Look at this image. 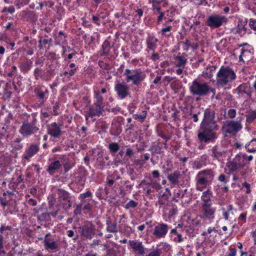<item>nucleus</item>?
Listing matches in <instances>:
<instances>
[{"label": "nucleus", "instance_id": "45", "mask_svg": "<svg viewBox=\"0 0 256 256\" xmlns=\"http://www.w3.org/2000/svg\"><path fill=\"white\" fill-rule=\"evenodd\" d=\"M138 204V203L134 200H130L129 201L126 205L125 208L126 209H129L130 208H134Z\"/></svg>", "mask_w": 256, "mask_h": 256}, {"label": "nucleus", "instance_id": "18", "mask_svg": "<svg viewBox=\"0 0 256 256\" xmlns=\"http://www.w3.org/2000/svg\"><path fill=\"white\" fill-rule=\"evenodd\" d=\"M40 150L39 146L37 144H31L26 150L22 156L24 159L28 160L34 154H36Z\"/></svg>", "mask_w": 256, "mask_h": 256}, {"label": "nucleus", "instance_id": "21", "mask_svg": "<svg viewBox=\"0 0 256 256\" xmlns=\"http://www.w3.org/2000/svg\"><path fill=\"white\" fill-rule=\"evenodd\" d=\"M158 40L152 35H148L146 39V50L148 52L149 50L154 51L156 48L157 47V42Z\"/></svg>", "mask_w": 256, "mask_h": 256}, {"label": "nucleus", "instance_id": "42", "mask_svg": "<svg viewBox=\"0 0 256 256\" xmlns=\"http://www.w3.org/2000/svg\"><path fill=\"white\" fill-rule=\"evenodd\" d=\"M246 122L250 123L256 119V111H251L246 114Z\"/></svg>", "mask_w": 256, "mask_h": 256}, {"label": "nucleus", "instance_id": "26", "mask_svg": "<svg viewBox=\"0 0 256 256\" xmlns=\"http://www.w3.org/2000/svg\"><path fill=\"white\" fill-rule=\"evenodd\" d=\"M216 67L214 66H208L202 72V76L204 78H210L214 76Z\"/></svg>", "mask_w": 256, "mask_h": 256}, {"label": "nucleus", "instance_id": "38", "mask_svg": "<svg viewBox=\"0 0 256 256\" xmlns=\"http://www.w3.org/2000/svg\"><path fill=\"white\" fill-rule=\"evenodd\" d=\"M108 150L112 154H115L120 149V146L118 143L112 142L109 144Z\"/></svg>", "mask_w": 256, "mask_h": 256}, {"label": "nucleus", "instance_id": "5", "mask_svg": "<svg viewBox=\"0 0 256 256\" xmlns=\"http://www.w3.org/2000/svg\"><path fill=\"white\" fill-rule=\"evenodd\" d=\"M210 90L208 84L202 80L196 79L190 86V91L194 96H202L208 95Z\"/></svg>", "mask_w": 256, "mask_h": 256}, {"label": "nucleus", "instance_id": "35", "mask_svg": "<svg viewBox=\"0 0 256 256\" xmlns=\"http://www.w3.org/2000/svg\"><path fill=\"white\" fill-rule=\"evenodd\" d=\"M147 115V112L146 110H142L139 114H134L132 116L136 120H138L140 122H143Z\"/></svg>", "mask_w": 256, "mask_h": 256}, {"label": "nucleus", "instance_id": "52", "mask_svg": "<svg viewBox=\"0 0 256 256\" xmlns=\"http://www.w3.org/2000/svg\"><path fill=\"white\" fill-rule=\"evenodd\" d=\"M92 195V192L90 190H88L85 193L80 194V198L82 199L90 197Z\"/></svg>", "mask_w": 256, "mask_h": 256}, {"label": "nucleus", "instance_id": "43", "mask_svg": "<svg viewBox=\"0 0 256 256\" xmlns=\"http://www.w3.org/2000/svg\"><path fill=\"white\" fill-rule=\"evenodd\" d=\"M248 88L246 86L245 84H242L240 85L236 89L238 94H243L247 93Z\"/></svg>", "mask_w": 256, "mask_h": 256}, {"label": "nucleus", "instance_id": "39", "mask_svg": "<svg viewBox=\"0 0 256 256\" xmlns=\"http://www.w3.org/2000/svg\"><path fill=\"white\" fill-rule=\"evenodd\" d=\"M227 166L230 170L232 172H235L238 169L242 168V167L237 164V163L234 162L233 160L232 162H228L227 164Z\"/></svg>", "mask_w": 256, "mask_h": 256}, {"label": "nucleus", "instance_id": "16", "mask_svg": "<svg viewBox=\"0 0 256 256\" xmlns=\"http://www.w3.org/2000/svg\"><path fill=\"white\" fill-rule=\"evenodd\" d=\"M128 243L130 248L137 254L141 256L145 253L146 248L142 242L138 240H130Z\"/></svg>", "mask_w": 256, "mask_h": 256}, {"label": "nucleus", "instance_id": "63", "mask_svg": "<svg viewBox=\"0 0 256 256\" xmlns=\"http://www.w3.org/2000/svg\"><path fill=\"white\" fill-rule=\"evenodd\" d=\"M218 180L220 182L225 184L228 182V180H226V176L224 174H221L220 175V176L218 177Z\"/></svg>", "mask_w": 256, "mask_h": 256}, {"label": "nucleus", "instance_id": "9", "mask_svg": "<svg viewBox=\"0 0 256 256\" xmlns=\"http://www.w3.org/2000/svg\"><path fill=\"white\" fill-rule=\"evenodd\" d=\"M169 226L163 222H158L154 226L152 232V238L154 240H160L165 238L168 233Z\"/></svg>", "mask_w": 256, "mask_h": 256}, {"label": "nucleus", "instance_id": "30", "mask_svg": "<svg viewBox=\"0 0 256 256\" xmlns=\"http://www.w3.org/2000/svg\"><path fill=\"white\" fill-rule=\"evenodd\" d=\"M172 237L173 238V240L176 242H181L184 241V238L181 234L178 232L176 228H173L170 231Z\"/></svg>", "mask_w": 256, "mask_h": 256}, {"label": "nucleus", "instance_id": "48", "mask_svg": "<svg viewBox=\"0 0 256 256\" xmlns=\"http://www.w3.org/2000/svg\"><path fill=\"white\" fill-rule=\"evenodd\" d=\"M249 26L250 28L256 31V20L250 18L249 22Z\"/></svg>", "mask_w": 256, "mask_h": 256}, {"label": "nucleus", "instance_id": "13", "mask_svg": "<svg viewBox=\"0 0 256 256\" xmlns=\"http://www.w3.org/2000/svg\"><path fill=\"white\" fill-rule=\"evenodd\" d=\"M104 111V108L93 104L89 107L88 110L86 112V120H88V118H94L95 116H100Z\"/></svg>", "mask_w": 256, "mask_h": 256}, {"label": "nucleus", "instance_id": "59", "mask_svg": "<svg viewBox=\"0 0 256 256\" xmlns=\"http://www.w3.org/2000/svg\"><path fill=\"white\" fill-rule=\"evenodd\" d=\"M146 186H150L151 188H157L160 186V184H158L156 182H152L150 183L148 182L146 183Z\"/></svg>", "mask_w": 256, "mask_h": 256}, {"label": "nucleus", "instance_id": "1", "mask_svg": "<svg viewBox=\"0 0 256 256\" xmlns=\"http://www.w3.org/2000/svg\"><path fill=\"white\" fill-rule=\"evenodd\" d=\"M218 129V126L215 120V111L212 108H206L198 132V140L201 142H214L218 138L216 131Z\"/></svg>", "mask_w": 256, "mask_h": 256}, {"label": "nucleus", "instance_id": "36", "mask_svg": "<svg viewBox=\"0 0 256 256\" xmlns=\"http://www.w3.org/2000/svg\"><path fill=\"white\" fill-rule=\"evenodd\" d=\"M66 36L64 35L62 31H60L58 32V36L56 37V44H62L66 42Z\"/></svg>", "mask_w": 256, "mask_h": 256}, {"label": "nucleus", "instance_id": "23", "mask_svg": "<svg viewBox=\"0 0 256 256\" xmlns=\"http://www.w3.org/2000/svg\"><path fill=\"white\" fill-rule=\"evenodd\" d=\"M180 172L178 170H175L173 173L168 174L167 176L168 180L170 184L174 186L179 184V178L180 176Z\"/></svg>", "mask_w": 256, "mask_h": 256}, {"label": "nucleus", "instance_id": "14", "mask_svg": "<svg viewBox=\"0 0 256 256\" xmlns=\"http://www.w3.org/2000/svg\"><path fill=\"white\" fill-rule=\"evenodd\" d=\"M34 92L38 98L42 101L41 103L43 104L48 96V89L44 86H38L34 88Z\"/></svg>", "mask_w": 256, "mask_h": 256}, {"label": "nucleus", "instance_id": "58", "mask_svg": "<svg viewBox=\"0 0 256 256\" xmlns=\"http://www.w3.org/2000/svg\"><path fill=\"white\" fill-rule=\"evenodd\" d=\"M52 42V38H49L48 36H44L42 38L43 44H49Z\"/></svg>", "mask_w": 256, "mask_h": 256}, {"label": "nucleus", "instance_id": "29", "mask_svg": "<svg viewBox=\"0 0 256 256\" xmlns=\"http://www.w3.org/2000/svg\"><path fill=\"white\" fill-rule=\"evenodd\" d=\"M106 224L107 226V232L112 233H116L118 232L117 222L116 221L112 224L110 220H107L106 221Z\"/></svg>", "mask_w": 256, "mask_h": 256}, {"label": "nucleus", "instance_id": "64", "mask_svg": "<svg viewBox=\"0 0 256 256\" xmlns=\"http://www.w3.org/2000/svg\"><path fill=\"white\" fill-rule=\"evenodd\" d=\"M7 10L9 13L10 14H13L15 12V8L14 6H10L8 7V8H5L4 11Z\"/></svg>", "mask_w": 256, "mask_h": 256}, {"label": "nucleus", "instance_id": "27", "mask_svg": "<svg viewBox=\"0 0 256 256\" xmlns=\"http://www.w3.org/2000/svg\"><path fill=\"white\" fill-rule=\"evenodd\" d=\"M246 154L244 153L240 152L236 154L233 160L243 168L245 165V161L246 160Z\"/></svg>", "mask_w": 256, "mask_h": 256}, {"label": "nucleus", "instance_id": "24", "mask_svg": "<svg viewBox=\"0 0 256 256\" xmlns=\"http://www.w3.org/2000/svg\"><path fill=\"white\" fill-rule=\"evenodd\" d=\"M61 166L59 160H54L50 164L46 170L50 174L53 175Z\"/></svg>", "mask_w": 256, "mask_h": 256}, {"label": "nucleus", "instance_id": "60", "mask_svg": "<svg viewBox=\"0 0 256 256\" xmlns=\"http://www.w3.org/2000/svg\"><path fill=\"white\" fill-rule=\"evenodd\" d=\"M27 203L30 206H36L37 204L36 200L33 198H30L28 200Z\"/></svg>", "mask_w": 256, "mask_h": 256}, {"label": "nucleus", "instance_id": "47", "mask_svg": "<svg viewBox=\"0 0 256 256\" xmlns=\"http://www.w3.org/2000/svg\"><path fill=\"white\" fill-rule=\"evenodd\" d=\"M34 75L36 80H38L39 78L42 76V70L40 68H36L34 70Z\"/></svg>", "mask_w": 256, "mask_h": 256}, {"label": "nucleus", "instance_id": "22", "mask_svg": "<svg viewBox=\"0 0 256 256\" xmlns=\"http://www.w3.org/2000/svg\"><path fill=\"white\" fill-rule=\"evenodd\" d=\"M212 192L210 190H208L202 192L201 196L202 201V206L207 204H212Z\"/></svg>", "mask_w": 256, "mask_h": 256}, {"label": "nucleus", "instance_id": "25", "mask_svg": "<svg viewBox=\"0 0 256 256\" xmlns=\"http://www.w3.org/2000/svg\"><path fill=\"white\" fill-rule=\"evenodd\" d=\"M162 143L156 141L154 142L150 146L149 150L151 152L153 156L154 154H160L162 152Z\"/></svg>", "mask_w": 256, "mask_h": 256}, {"label": "nucleus", "instance_id": "7", "mask_svg": "<svg viewBox=\"0 0 256 256\" xmlns=\"http://www.w3.org/2000/svg\"><path fill=\"white\" fill-rule=\"evenodd\" d=\"M228 22V18L224 16L218 14L209 16L206 20V24L210 28H218Z\"/></svg>", "mask_w": 256, "mask_h": 256}, {"label": "nucleus", "instance_id": "55", "mask_svg": "<svg viewBox=\"0 0 256 256\" xmlns=\"http://www.w3.org/2000/svg\"><path fill=\"white\" fill-rule=\"evenodd\" d=\"M236 250L234 248H230V252L226 254V256H236Z\"/></svg>", "mask_w": 256, "mask_h": 256}, {"label": "nucleus", "instance_id": "57", "mask_svg": "<svg viewBox=\"0 0 256 256\" xmlns=\"http://www.w3.org/2000/svg\"><path fill=\"white\" fill-rule=\"evenodd\" d=\"M3 247V236L2 235H0V255L2 254H5V252L2 250Z\"/></svg>", "mask_w": 256, "mask_h": 256}, {"label": "nucleus", "instance_id": "34", "mask_svg": "<svg viewBox=\"0 0 256 256\" xmlns=\"http://www.w3.org/2000/svg\"><path fill=\"white\" fill-rule=\"evenodd\" d=\"M245 148H247V151L250 152H256V138L252 139L250 142L245 145Z\"/></svg>", "mask_w": 256, "mask_h": 256}, {"label": "nucleus", "instance_id": "33", "mask_svg": "<svg viewBox=\"0 0 256 256\" xmlns=\"http://www.w3.org/2000/svg\"><path fill=\"white\" fill-rule=\"evenodd\" d=\"M94 98H95V101L94 104L104 108V99L100 96V92L96 90L94 91Z\"/></svg>", "mask_w": 256, "mask_h": 256}, {"label": "nucleus", "instance_id": "32", "mask_svg": "<svg viewBox=\"0 0 256 256\" xmlns=\"http://www.w3.org/2000/svg\"><path fill=\"white\" fill-rule=\"evenodd\" d=\"M111 48L110 42L108 40H105L102 46V52L100 56H108L110 54V49Z\"/></svg>", "mask_w": 256, "mask_h": 256}, {"label": "nucleus", "instance_id": "51", "mask_svg": "<svg viewBox=\"0 0 256 256\" xmlns=\"http://www.w3.org/2000/svg\"><path fill=\"white\" fill-rule=\"evenodd\" d=\"M50 117V114L45 110H42L40 111V118L41 119L48 118Z\"/></svg>", "mask_w": 256, "mask_h": 256}, {"label": "nucleus", "instance_id": "40", "mask_svg": "<svg viewBox=\"0 0 256 256\" xmlns=\"http://www.w3.org/2000/svg\"><path fill=\"white\" fill-rule=\"evenodd\" d=\"M38 220L40 222H48L50 219V214L48 212H44L38 216Z\"/></svg>", "mask_w": 256, "mask_h": 256}, {"label": "nucleus", "instance_id": "62", "mask_svg": "<svg viewBox=\"0 0 256 256\" xmlns=\"http://www.w3.org/2000/svg\"><path fill=\"white\" fill-rule=\"evenodd\" d=\"M0 131L3 132L4 133L9 134H10V128L8 125H4L2 128L1 130Z\"/></svg>", "mask_w": 256, "mask_h": 256}, {"label": "nucleus", "instance_id": "12", "mask_svg": "<svg viewBox=\"0 0 256 256\" xmlns=\"http://www.w3.org/2000/svg\"><path fill=\"white\" fill-rule=\"evenodd\" d=\"M47 134L51 137L56 138L60 136L62 132V125L54 122L47 125Z\"/></svg>", "mask_w": 256, "mask_h": 256}, {"label": "nucleus", "instance_id": "56", "mask_svg": "<svg viewBox=\"0 0 256 256\" xmlns=\"http://www.w3.org/2000/svg\"><path fill=\"white\" fill-rule=\"evenodd\" d=\"M144 190L145 192V194L147 196L150 195L153 192L152 188L150 186H146L144 188Z\"/></svg>", "mask_w": 256, "mask_h": 256}, {"label": "nucleus", "instance_id": "50", "mask_svg": "<svg viewBox=\"0 0 256 256\" xmlns=\"http://www.w3.org/2000/svg\"><path fill=\"white\" fill-rule=\"evenodd\" d=\"M160 250L156 248L154 250L150 252L146 256H160Z\"/></svg>", "mask_w": 256, "mask_h": 256}, {"label": "nucleus", "instance_id": "53", "mask_svg": "<svg viewBox=\"0 0 256 256\" xmlns=\"http://www.w3.org/2000/svg\"><path fill=\"white\" fill-rule=\"evenodd\" d=\"M8 201L6 198L0 197V202L4 207L8 204Z\"/></svg>", "mask_w": 256, "mask_h": 256}, {"label": "nucleus", "instance_id": "8", "mask_svg": "<svg viewBox=\"0 0 256 256\" xmlns=\"http://www.w3.org/2000/svg\"><path fill=\"white\" fill-rule=\"evenodd\" d=\"M242 117H238L236 120L226 121L222 127V130L226 134H236L242 128Z\"/></svg>", "mask_w": 256, "mask_h": 256}, {"label": "nucleus", "instance_id": "44", "mask_svg": "<svg viewBox=\"0 0 256 256\" xmlns=\"http://www.w3.org/2000/svg\"><path fill=\"white\" fill-rule=\"evenodd\" d=\"M172 29V26H168L166 28H162L161 30V33L162 35L168 36L170 34V30Z\"/></svg>", "mask_w": 256, "mask_h": 256}, {"label": "nucleus", "instance_id": "37", "mask_svg": "<svg viewBox=\"0 0 256 256\" xmlns=\"http://www.w3.org/2000/svg\"><path fill=\"white\" fill-rule=\"evenodd\" d=\"M9 138V134L4 133L3 132L0 131V146L6 144Z\"/></svg>", "mask_w": 256, "mask_h": 256}, {"label": "nucleus", "instance_id": "19", "mask_svg": "<svg viewBox=\"0 0 256 256\" xmlns=\"http://www.w3.org/2000/svg\"><path fill=\"white\" fill-rule=\"evenodd\" d=\"M211 156L215 160L220 161L225 156L226 154V151L222 150L218 146H216L212 148L210 150Z\"/></svg>", "mask_w": 256, "mask_h": 256}, {"label": "nucleus", "instance_id": "11", "mask_svg": "<svg viewBox=\"0 0 256 256\" xmlns=\"http://www.w3.org/2000/svg\"><path fill=\"white\" fill-rule=\"evenodd\" d=\"M80 230V235L86 238L92 239L95 234V226L90 222L78 228Z\"/></svg>", "mask_w": 256, "mask_h": 256}, {"label": "nucleus", "instance_id": "31", "mask_svg": "<svg viewBox=\"0 0 256 256\" xmlns=\"http://www.w3.org/2000/svg\"><path fill=\"white\" fill-rule=\"evenodd\" d=\"M44 244L47 250H56L58 248V244L55 241L50 242L48 238H44Z\"/></svg>", "mask_w": 256, "mask_h": 256}, {"label": "nucleus", "instance_id": "61", "mask_svg": "<svg viewBox=\"0 0 256 256\" xmlns=\"http://www.w3.org/2000/svg\"><path fill=\"white\" fill-rule=\"evenodd\" d=\"M82 212V206L81 205H77L76 209L74 210V214L75 215H78L81 214Z\"/></svg>", "mask_w": 256, "mask_h": 256}, {"label": "nucleus", "instance_id": "6", "mask_svg": "<svg viewBox=\"0 0 256 256\" xmlns=\"http://www.w3.org/2000/svg\"><path fill=\"white\" fill-rule=\"evenodd\" d=\"M127 82H132L133 85L138 86L146 78V74L140 69H126L124 74Z\"/></svg>", "mask_w": 256, "mask_h": 256}, {"label": "nucleus", "instance_id": "17", "mask_svg": "<svg viewBox=\"0 0 256 256\" xmlns=\"http://www.w3.org/2000/svg\"><path fill=\"white\" fill-rule=\"evenodd\" d=\"M202 210L204 218L212 220L214 218L216 208L212 206V204L202 206Z\"/></svg>", "mask_w": 256, "mask_h": 256}, {"label": "nucleus", "instance_id": "20", "mask_svg": "<svg viewBox=\"0 0 256 256\" xmlns=\"http://www.w3.org/2000/svg\"><path fill=\"white\" fill-rule=\"evenodd\" d=\"M22 18L26 22H35L38 20V16L32 11H22L20 12Z\"/></svg>", "mask_w": 256, "mask_h": 256}, {"label": "nucleus", "instance_id": "2", "mask_svg": "<svg viewBox=\"0 0 256 256\" xmlns=\"http://www.w3.org/2000/svg\"><path fill=\"white\" fill-rule=\"evenodd\" d=\"M40 130V125L34 114H24L18 132L23 138H28L35 135Z\"/></svg>", "mask_w": 256, "mask_h": 256}, {"label": "nucleus", "instance_id": "15", "mask_svg": "<svg viewBox=\"0 0 256 256\" xmlns=\"http://www.w3.org/2000/svg\"><path fill=\"white\" fill-rule=\"evenodd\" d=\"M248 22L246 18L241 19L239 18L238 20V24L236 26L232 28L230 30V32L233 34H244L246 32V26Z\"/></svg>", "mask_w": 256, "mask_h": 256}, {"label": "nucleus", "instance_id": "41", "mask_svg": "<svg viewBox=\"0 0 256 256\" xmlns=\"http://www.w3.org/2000/svg\"><path fill=\"white\" fill-rule=\"evenodd\" d=\"M58 195L64 200H66L68 202H70L69 198V194L68 192L64 190L63 189L59 188L58 190Z\"/></svg>", "mask_w": 256, "mask_h": 256}, {"label": "nucleus", "instance_id": "4", "mask_svg": "<svg viewBox=\"0 0 256 256\" xmlns=\"http://www.w3.org/2000/svg\"><path fill=\"white\" fill-rule=\"evenodd\" d=\"M236 78L234 71L228 66H222L216 74V83L224 86L234 81Z\"/></svg>", "mask_w": 256, "mask_h": 256}, {"label": "nucleus", "instance_id": "46", "mask_svg": "<svg viewBox=\"0 0 256 256\" xmlns=\"http://www.w3.org/2000/svg\"><path fill=\"white\" fill-rule=\"evenodd\" d=\"M250 54V51L244 50V48L241 49V54L239 56V60L240 61L244 62L243 60V56H246V54Z\"/></svg>", "mask_w": 256, "mask_h": 256}, {"label": "nucleus", "instance_id": "10", "mask_svg": "<svg viewBox=\"0 0 256 256\" xmlns=\"http://www.w3.org/2000/svg\"><path fill=\"white\" fill-rule=\"evenodd\" d=\"M130 86L124 82H116L114 86V90L116 92L118 96L120 99H124L130 94Z\"/></svg>", "mask_w": 256, "mask_h": 256}, {"label": "nucleus", "instance_id": "49", "mask_svg": "<svg viewBox=\"0 0 256 256\" xmlns=\"http://www.w3.org/2000/svg\"><path fill=\"white\" fill-rule=\"evenodd\" d=\"M228 115L229 118H234L236 116V110L234 109H230L228 112Z\"/></svg>", "mask_w": 256, "mask_h": 256}, {"label": "nucleus", "instance_id": "28", "mask_svg": "<svg viewBox=\"0 0 256 256\" xmlns=\"http://www.w3.org/2000/svg\"><path fill=\"white\" fill-rule=\"evenodd\" d=\"M176 66L184 68L187 62V59L184 55H178L175 57Z\"/></svg>", "mask_w": 256, "mask_h": 256}, {"label": "nucleus", "instance_id": "54", "mask_svg": "<svg viewBox=\"0 0 256 256\" xmlns=\"http://www.w3.org/2000/svg\"><path fill=\"white\" fill-rule=\"evenodd\" d=\"M242 186L243 188H246V194H248L250 192V184H248L246 182H244L242 184Z\"/></svg>", "mask_w": 256, "mask_h": 256}, {"label": "nucleus", "instance_id": "3", "mask_svg": "<svg viewBox=\"0 0 256 256\" xmlns=\"http://www.w3.org/2000/svg\"><path fill=\"white\" fill-rule=\"evenodd\" d=\"M214 174L210 169L201 170L196 177V190L202 191L206 186L214 180Z\"/></svg>", "mask_w": 256, "mask_h": 256}]
</instances>
